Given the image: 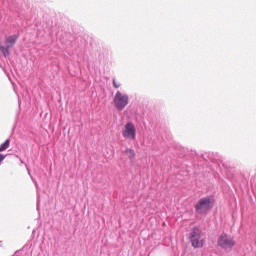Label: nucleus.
<instances>
[{
  "instance_id": "20e7f679",
  "label": "nucleus",
  "mask_w": 256,
  "mask_h": 256,
  "mask_svg": "<svg viewBox=\"0 0 256 256\" xmlns=\"http://www.w3.org/2000/svg\"><path fill=\"white\" fill-rule=\"evenodd\" d=\"M113 103L117 111H123L129 105V95L117 91L113 98Z\"/></svg>"
},
{
  "instance_id": "ddd939ff",
  "label": "nucleus",
  "mask_w": 256,
  "mask_h": 256,
  "mask_svg": "<svg viewBox=\"0 0 256 256\" xmlns=\"http://www.w3.org/2000/svg\"><path fill=\"white\" fill-rule=\"evenodd\" d=\"M28 175H30V177H31V179H32V181H33V183H35L36 187H38L37 181H35V180L33 179V176H31V172L29 171V169H28Z\"/></svg>"
},
{
  "instance_id": "7ed1b4c3",
  "label": "nucleus",
  "mask_w": 256,
  "mask_h": 256,
  "mask_svg": "<svg viewBox=\"0 0 256 256\" xmlns=\"http://www.w3.org/2000/svg\"><path fill=\"white\" fill-rule=\"evenodd\" d=\"M217 245L220 249L227 251L228 249H233V247L237 245V242H235L233 237L229 236V234L223 232L218 236Z\"/></svg>"
},
{
  "instance_id": "4468645a",
  "label": "nucleus",
  "mask_w": 256,
  "mask_h": 256,
  "mask_svg": "<svg viewBox=\"0 0 256 256\" xmlns=\"http://www.w3.org/2000/svg\"><path fill=\"white\" fill-rule=\"evenodd\" d=\"M5 161V155L0 154V163H3Z\"/></svg>"
},
{
  "instance_id": "6e6552de",
  "label": "nucleus",
  "mask_w": 256,
  "mask_h": 256,
  "mask_svg": "<svg viewBox=\"0 0 256 256\" xmlns=\"http://www.w3.org/2000/svg\"><path fill=\"white\" fill-rule=\"evenodd\" d=\"M11 49L12 48L9 45H6V46L0 45V51L4 57H9L11 55Z\"/></svg>"
},
{
  "instance_id": "f8f14e48",
  "label": "nucleus",
  "mask_w": 256,
  "mask_h": 256,
  "mask_svg": "<svg viewBox=\"0 0 256 256\" xmlns=\"http://www.w3.org/2000/svg\"><path fill=\"white\" fill-rule=\"evenodd\" d=\"M209 155H211V153H205V154H202V159H204V161H208V157Z\"/></svg>"
},
{
  "instance_id": "dca6fc26",
  "label": "nucleus",
  "mask_w": 256,
  "mask_h": 256,
  "mask_svg": "<svg viewBox=\"0 0 256 256\" xmlns=\"http://www.w3.org/2000/svg\"><path fill=\"white\" fill-rule=\"evenodd\" d=\"M32 235H35V230L32 231Z\"/></svg>"
},
{
  "instance_id": "f257e3e1",
  "label": "nucleus",
  "mask_w": 256,
  "mask_h": 256,
  "mask_svg": "<svg viewBox=\"0 0 256 256\" xmlns=\"http://www.w3.org/2000/svg\"><path fill=\"white\" fill-rule=\"evenodd\" d=\"M215 207V197L213 195L200 198L194 205L196 215H207Z\"/></svg>"
},
{
  "instance_id": "0eeeda50",
  "label": "nucleus",
  "mask_w": 256,
  "mask_h": 256,
  "mask_svg": "<svg viewBox=\"0 0 256 256\" xmlns=\"http://www.w3.org/2000/svg\"><path fill=\"white\" fill-rule=\"evenodd\" d=\"M124 155H127L128 159L130 161H133V159H135L136 157V153H135V150H133L132 148H126L124 151H123Z\"/></svg>"
},
{
  "instance_id": "9d476101",
  "label": "nucleus",
  "mask_w": 256,
  "mask_h": 256,
  "mask_svg": "<svg viewBox=\"0 0 256 256\" xmlns=\"http://www.w3.org/2000/svg\"><path fill=\"white\" fill-rule=\"evenodd\" d=\"M112 85L115 89H119V87H121L120 83H117V81L115 80V78L112 79Z\"/></svg>"
},
{
  "instance_id": "9b49d317",
  "label": "nucleus",
  "mask_w": 256,
  "mask_h": 256,
  "mask_svg": "<svg viewBox=\"0 0 256 256\" xmlns=\"http://www.w3.org/2000/svg\"><path fill=\"white\" fill-rule=\"evenodd\" d=\"M40 205H41V197L38 195V196H37V204H36V209H37V211H39Z\"/></svg>"
},
{
  "instance_id": "f03ea898",
  "label": "nucleus",
  "mask_w": 256,
  "mask_h": 256,
  "mask_svg": "<svg viewBox=\"0 0 256 256\" xmlns=\"http://www.w3.org/2000/svg\"><path fill=\"white\" fill-rule=\"evenodd\" d=\"M203 235V231H201V228L198 226H194L190 233H189V240L191 243V246L194 247V249H201L205 245V240L201 239Z\"/></svg>"
},
{
  "instance_id": "39448f33",
  "label": "nucleus",
  "mask_w": 256,
  "mask_h": 256,
  "mask_svg": "<svg viewBox=\"0 0 256 256\" xmlns=\"http://www.w3.org/2000/svg\"><path fill=\"white\" fill-rule=\"evenodd\" d=\"M122 137H124V139H129L130 141H135L137 137V128H135L133 122L125 124L124 129L122 130Z\"/></svg>"
},
{
  "instance_id": "2eb2a0df",
  "label": "nucleus",
  "mask_w": 256,
  "mask_h": 256,
  "mask_svg": "<svg viewBox=\"0 0 256 256\" xmlns=\"http://www.w3.org/2000/svg\"><path fill=\"white\" fill-rule=\"evenodd\" d=\"M16 157L19 159L21 165H25V161H23V159H21V157H19V156H16Z\"/></svg>"
},
{
  "instance_id": "423d86ee",
  "label": "nucleus",
  "mask_w": 256,
  "mask_h": 256,
  "mask_svg": "<svg viewBox=\"0 0 256 256\" xmlns=\"http://www.w3.org/2000/svg\"><path fill=\"white\" fill-rule=\"evenodd\" d=\"M17 39H19V34L10 35L5 39V44L13 48L17 43Z\"/></svg>"
},
{
  "instance_id": "1a4fd4ad",
  "label": "nucleus",
  "mask_w": 256,
  "mask_h": 256,
  "mask_svg": "<svg viewBox=\"0 0 256 256\" xmlns=\"http://www.w3.org/2000/svg\"><path fill=\"white\" fill-rule=\"evenodd\" d=\"M11 145V140L8 138L6 139L1 145H0V153H3V151H7L9 149V146Z\"/></svg>"
}]
</instances>
